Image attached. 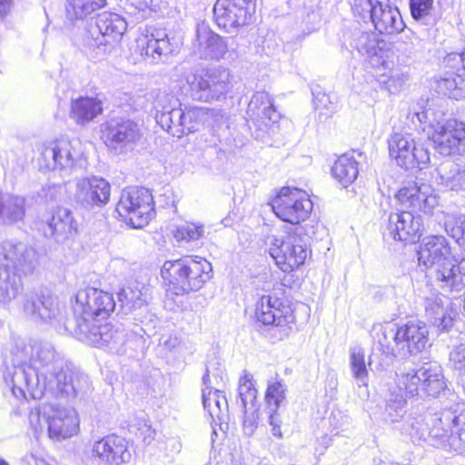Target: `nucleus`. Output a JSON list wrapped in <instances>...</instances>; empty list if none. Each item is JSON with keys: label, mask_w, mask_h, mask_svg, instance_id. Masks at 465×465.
Returning a JSON list of instances; mask_svg holds the SVG:
<instances>
[{"label": "nucleus", "mask_w": 465, "mask_h": 465, "mask_svg": "<svg viewBox=\"0 0 465 465\" xmlns=\"http://www.w3.org/2000/svg\"><path fill=\"white\" fill-rule=\"evenodd\" d=\"M4 380L17 399L55 396L83 398L91 391L89 377L66 365L47 341L16 339L5 359Z\"/></svg>", "instance_id": "nucleus-1"}, {"label": "nucleus", "mask_w": 465, "mask_h": 465, "mask_svg": "<svg viewBox=\"0 0 465 465\" xmlns=\"http://www.w3.org/2000/svg\"><path fill=\"white\" fill-rule=\"evenodd\" d=\"M371 333L383 353L394 357L417 355L430 345L428 326L420 321H410L401 327L392 322L376 323Z\"/></svg>", "instance_id": "nucleus-2"}, {"label": "nucleus", "mask_w": 465, "mask_h": 465, "mask_svg": "<svg viewBox=\"0 0 465 465\" xmlns=\"http://www.w3.org/2000/svg\"><path fill=\"white\" fill-rule=\"evenodd\" d=\"M465 424V403L458 404L455 409L443 410L436 413L420 415L408 420V431L413 442L429 440L436 447H450L452 428L457 431Z\"/></svg>", "instance_id": "nucleus-3"}, {"label": "nucleus", "mask_w": 465, "mask_h": 465, "mask_svg": "<svg viewBox=\"0 0 465 465\" xmlns=\"http://www.w3.org/2000/svg\"><path fill=\"white\" fill-rule=\"evenodd\" d=\"M212 264L200 256H184L174 261H166L162 269V277L168 282V292L184 295L197 292L212 278Z\"/></svg>", "instance_id": "nucleus-4"}, {"label": "nucleus", "mask_w": 465, "mask_h": 465, "mask_svg": "<svg viewBox=\"0 0 465 465\" xmlns=\"http://www.w3.org/2000/svg\"><path fill=\"white\" fill-rule=\"evenodd\" d=\"M312 237L314 228L296 227L293 232H281L268 235L266 243L271 257L283 272H292L304 264L311 253L302 233Z\"/></svg>", "instance_id": "nucleus-5"}, {"label": "nucleus", "mask_w": 465, "mask_h": 465, "mask_svg": "<svg viewBox=\"0 0 465 465\" xmlns=\"http://www.w3.org/2000/svg\"><path fill=\"white\" fill-rule=\"evenodd\" d=\"M232 79L229 68L214 65L189 75L186 81L193 100L210 103L226 98L233 86Z\"/></svg>", "instance_id": "nucleus-6"}, {"label": "nucleus", "mask_w": 465, "mask_h": 465, "mask_svg": "<svg viewBox=\"0 0 465 465\" xmlns=\"http://www.w3.org/2000/svg\"><path fill=\"white\" fill-rule=\"evenodd\" d=\"M396 383L405 395L414 397L423 393L437 398L446 388L442 368L438 362L423 364L418 370L396 373Z\"/></svg>", "instance_id": "nucleus-7"}, {"label": "nucleus", "mask_w": 465, "mask_h": 465, "mask_svg": "<svg viewBox=\"0 0 465 465\" xmlns=\"http://www.w3.org/2000/svg\"><path fill=\"white\" fill-rule=\"evenodd\" d=\"M151 192L144 187H128L122 192L116 212L133 228H143L154 215Z\"/></svg>", "instance_id": "nucleus-8"}, {"label": "nucleus", "mask_w": 465, "mask_h": 465, "mask_svg": "<svg viewBox=\"0 0 465 465\" xmlns=\"http://www.w3.org/2000/svg\"><path fill=\"white\" fill-rule=\"evenodd\" d=\"M115 308L111 293L94 288L80 290L73 304L74 325L81 321L94 323L106 319Z\"/></svg>", "instance_id": "nucleus-9"}, {"label": "nucleus", "mask_w": 465, "mask_h": 465, "mask_svg": "<svg viewBox=\"0 0 465 465\" xmlns=\"http://www.w3.org/2000/svg\"><path fill=\"white\" fill-rule=\"evenodd\" d=\"M21 311L27 319L36 323L54 325L64 320L57 297L42 289L28 290L22 295Z\"/></svg>", "instance_id": "nucleus-10"}, {"label": "nucleus", "mask_w": 465, "mask_h": 465, "mask_svg": "<svg viewBox=\"0 0 465 465\" xmlns=\"http://www.w3.org/2000/svg\"><path fill=\"white\" fill-rule=\"evenodd\" d=\"M271 205L279 219L291 224L305 222L313 208L308 193L296 187H282Z\"/></svg>", "instance_id": "nucleus-11"}, {"label": "nucleus", "mask_w": 465, "mask_h": 465, "mask_svg": "<svg viewBox=\"0 0 465 465\" xmlns=\"http://www.w3.org/2000/svg\"><path fill=\"white\" fill-rule=\"evenodd\" d=\"M39 150V165L47 170L71 171L83 156L81 142L66 137L45 143Z\"/></svg>", "instance_id": "nucleus-12"}, {"label": "nucleus", "mask_w": 465, "mask_h": 465, "mask_svg": "<svg viewBox=\"0 0 465 465\" xmlns=\"http://www.w3.org/2000/svg\"><path fill=\"white\" fill-rule=\"evenodd\" d=\"M389 154L397 165L406 170L426 168L430 153L423 144L417 143L412 134L395 132L388 138Z\"/></svg>", "instance_id": "nucleus-13"}, {"label": "nucleus", "mask_w": 465, "mask_h": 465, "mask_svg": "<svg viewBox=\"0 0 465 465\" xmlns=\"http://www.w3.org/2000/svg\"><path fill=\"white\" fill-rule=\"evenodd\" d=\"M104 143L108 149L124 154L131 152L142 138V132L137 123L123 117H113L102 126Z\"/></svg>", "instance_id": "nucleus-14"}, {"label": "nucleus", "mask_w": 465, "mask_h": 465, "mask_svg": "<svg viewBox=\"0 0 465 465\" xmlns=\"http://www.w3.org/2000/svg\"><path fill=\"white\" fill-rule=\"evenodd\" d=\"M255 0H217L213 16L217 25L230 33L252 21Z\"/></svg>", "instance_id": "nucleus-15"}, {"label": "nucleus", "mask_w": 465, "mask_h": 465, "mask_svg": "<svg viewBox=\"0 0 465 465\" xmlns=\"http://www.w3.org/2000/svg\"><path fill=\"white\" fill-rule=\"evenodd\" d=\"M127 440L119 435L109 434L90 445L87 460L97 465H122L131 460Z\"/></svg>", "instance_id": "nucleus-16"}, {"label": "nucleus", "mask_w": 465, "mask_h": 465, "mask_svg": "<svg viewBox=\"0 0 465 465\" xmlns=\"http://www.w3.org/2000/svg\"><path fill=\"white\" fill-rule=\"evenodd\" d=\"M255 318L263 325H274L281 329V336H288L294 322V315L289 305L272 295H263L256 302Z\"/></svg>", "instance_id": "nucleus-17"}, {"label": "nucleus", "mask_w": 465, "mask_h": 465, "mask_svg": "<svg viewBox=\"0 0 465 465\" xmlns=\"http://www.w3.org/2000/svg\"><path fill=\"white\" fill-rule=\"evenodd\" d=\"M111 185L104 178L91 176L78 179L75 183V191L73 201L84 209L103 207L110 200Z\"/></svg>", "instance_id": "nucleus-18"}, {"label": "nucleus", "mask_w": 465, "mask_h": 465, "mask_svg": "<svg viewBox=\"0 0 465 465\" xmlns=\"http://www.w3.org/2000/svg\"><path fill=\"white\" fill-rule=\"evenodd\" d=\"M351 46L360 54L365 56L372 68L390 65V58H393L394 53L390 44L372 32H360L353 36Z\"/></svg>", "instance_id": "nucleus-19"}, {"label": "nucleus", "mask_w": 465, "mask_h": 465, "mask_svg": "<svg viewBox=\"0 0 465 465\" xmlns=\"http://www.w3.org/2000/svg\"><path fill=\"white\" fill-rule=\"evenodd\" d=\"M422 230L423 223L420 214L401 211L390 214L384 236L394 241L415 242L420 239Z\"/></svg>", "instance_id": "nucleus-20"}, {"label": "nucleus", "mask_w": 465, "mask_h": 465, "mask_svg": "<svg viewBox=\"0 0 465 465\" xmlns=\"http://www.w3.org/2000/svg\"><path fill=\"white\" fill-rule=\"evenodd\" d=\"M0 262L12 266L15 272L29 274L38 264L37 253L24 242L5 241L0 244Z\"/></svg>", "instance_id": "nucleus-21"}, {"label": "nucleus", "mask_w": 465, "mask_h": 465, "mask_svg": "<svg viewBox=\"0 0 465 465\" xmlns=\"http://www.w3.org/2000/svg\"><path fill=\"white\" fill-rule=\"evenodd\" d=\"M431 140L439 153L444 155L465 152V123L449 119L438 131L431 133Z\"/></svg>", "instance_id": "nucleus-22"}, {"label": "nucleus", "mask_w": 465, "mask_h": 465, "mask_svg": "<svg viewBox=\"0 0 465 465\" xmlns=\"http://www.w3.org/2000/svg\"><path fill=\"white\" fill-rule=\"evenodd\" d=\"M417 257L420 266L433 268L436 273L452 256L447 239L441 235H432L420 243Z\"/></svg>", "instance_id": "nucleus-23"}, {"label": "nucleus", "mask_w": 465, "mask_h": 465, "mask_svg": "<svg viewBox=\"0 0 465 465\" xmlns=\"http://www.w3.org/2000/svg\"><path fill=\"white\" fill-rule=\"evenodd\" d=\"M49 438L60 440L72 437L77 432L79 420L74 408L57 407L51 409L45 418Z\"/></svg>", "instance_id": "nucleus-24"}, {"label": "nucleus", "mask_w": 465, "mask_h": 465, "mask_svg": "<svg viewBox=\"0 0 465 465\" xmlns=\"http://www.w3.org/2000/svg\"><path fill=\"white\" fill-rule=\"evenodd\" d=\"M78 233V222L73 213L64 207L56 208L46 221L45 234L56 242L74 239Z\"/></svg>", "instance_id": "nucleus-25"}, {"label": "nucleus", "mask_w": 465, "mask_h": 465, "mask_svg": "<svg viewBox=\"0 0 465 465\" xmlns=\"http://www.w3.org/2000/svg\"><path fill=\"white\" fill-rule=\"evenodd\" d=\"M195 35L197 52L202 58L219 61L224 57L228 51L225 39L211 30L207 25H198Z\"/></svg>", "instance_id": "nucleus-26"}, {"label": "nucleus", "mask_w": 465, "mask_h": 465, "mask_svg": "<svg viewBox=\"0 0 465 465\" xmlns=\"http://www.w3.org/2000/svg\"><path fill=\"white\" fill-rule=\"evenodd\" d=\"M84 321H81L76 325L64 322V326L66 329L72 330L79 341L91 346H110L114 331V327L109 323H90Z\"/></svg>", "instance_id": "nucleus-27"}, {"label": "nucleus", "mask_w": 465, "mask_h": 465, "mask_svg": "<svg viewBox=\"0 0 465 465\" xmlns=\"http://www.w3.org/2000/svg\"><path fill=\"white\" fill-rule=\"evenodd\" d=\"M449 297L432 294L425 300V313L428 320L440 331H450L453 325L454 311Z\"/></svg>", "instance_id": "nucleus-28"}, {"label": "nucleus", "mask_w": 465, "mask_h": 465, "mask_svg": "<svg viewBox=\"0 0 465 465\" xmlns=\"http://www.w3.org/2000/svg\"><path fill=\"white\" fill-rule=\"evenodd\" d=\"M435 279L442 289L459 292L465 288V255L452 256L436 272Z\"/></svg>", "instance_id": "nucleus-29"}, {"label": "nucleus", "mask_w": 465, "mask_h": 465, "mask_svg": "<svg viewBox=\"0 0 465 465\" xmlns=\"http://www.w3.org/2000/svg\"><path fill=\"white\" fill-rule=\"evenodd\" d=\"M246 115L253 124L264 125L280 119V114L273 104L272 97L265 91L253 94L249 102Z\"/></svg>", "instance_id": "nucleus-30"}, {"label": "nucleus", "mask_w": 465, "mask_h": 465, "mask_svg": "<svg viewBox=\"0 0 465 465\" xmlns=\"http://www.w3.org/2000/svg\"><path fill=\"white\" fill-rule=\"evenodd\" d=\"M175 45L165 30L156 29L150 35L145 36V43L142 45L141 54L151 63H159L174 52Z\"/></svg>", "instance_id": "nucleus-31"}, {"label": "nucleus", "mask_w": 465, "mask_h": 465, "mask_svg": "<svg viewBox=\"0 0 465 465\" xmlns=\"http://www.w3.org/2000/svg\"><path fill=\"white\" fill-rule=\"evenodd\" d=\"M373 12L371 23L381 34L392 35L404 29L405 24L399 9L388 2L381 1Z\"/></svg>", "instance_id": "nucleus-32"}, {"label": "nucleus", "mask_w": 465, "mask_h": 465, "mask_svg": "<svg viewBox=\"0 0 465 465\" xmlns=\"http://www.w3.org/2000/svg\"><path fill=\"white\" fill-rule=\"evenodd\" d=\"M103 110V102L98 96H80L71 100L70 117L77 124L85 125L100 115Z\"/></svg>", "instance_id": "nucleus-33"}, {"label": "nucleus", "mask_w": 465, "mask_h": 465, "mask_svg": "<svg viewBox=\"0 0 465 465\" xmlns=\"http://www.w3.org/2000/svg\"><path fill=\"white\" fill-rule=\"evenodd\" d=\"M96 26L104 38V45L118 42L126 31L127 23L115 13L100 14L96 19ZM100 44H103L101 41Z\"/></svg>", "instance_id": "nucleus-34"}, {"label": "nucleus", "mask_w": 465, "mask_h": 465, "mask_svg": "<svg viewBox=\"0 0 465 465\" xmlns=\"http://www.w3.org/2000/svg\"><path fill=\"white\" fill-rule=\"evenodd\" d=\"M23 289L21 276L8 264L0 262V305H8L22 293Z\"/></svg>", "instance_id": "nucleus-35"}, {"label": "nucleus", "mask_w": 465, "mask_h": 465, "mask_svg": "<svg viewBox=\"0 0 465 465\" xmlns=\"http://www.w3.org/2000/svg\"><path fill=\"white\" fill-rule=\"evenodd\" d=\"M203 405L213 421H224L228 418L229 407L222 389H203Z\"/></svg>", "instance_id": "nucleus-36"}, {"label": "nucleus", "mask_w": 465, "mask_h": 465, "mask_svg": "<svg viewBox=\"0 0 465 465\" xmlns=\"http://www.w3.org/2000/svg\"><path fill=\"white\" fill-rule=\"evenodd\" d=\"M390 62L388 66L381 64V67H374V74L381 88L395 94L401 90L408 76L395 66L394 57L390 58Z\"/></svg>", "instance_id": "nucleus-37"}, {"label": "nucleus", "mask_w": 465, "mask_h": 465, "mask_svg": "<svg viewBox=\"0 0 465 465\" xmlns=\"http://www.w3.org/2000/svg\"><path fill=\"white\" fill-rule=\"evenodd\" d=\"M149 297L150 288L138 282H131L118 293L122 307L130 312L144 307Z\"/></svg>", "instance_id": "nucleus-38"}, {"label": "nucleus", "mask_w": 465, "mask_h": 465, "mask_svg": "<svg viewBox=\"0 0 465 465\" xmlns=\"http://www.w3.org/2000/svg\"><path fill=\"white\" fill-rule=\"evenodd\" d=\"M25 199L19 195L5 194L0 206V225H13L23 221Z\"/></svg>", "instance_id": "nucleus-39"}, {"label": "nucleus", "mask_w": 465, "mask_h": 465, "mask_svg": "<svg viewBox=\"0 0 465 465\" xmlns=\"http://www.w3.org/2000/svg\"><path fill=\"white\" fill-rule=\"evenodd\" d=\"M331 173L334 179L346 188L358 177V162L352 155L344 153L335 161Z\"/></svg>", "instance_id": "nucleus-40"}, {"label": "nucleus", "mask_w": 465, "mask_h": 465, "mask_svg": "<svg viewBox=\"0 0 465 465\" xmlns=\"http://www.w3.org/2000/svg\"><path fill=\"white\" fill-rule=\"evenodd\" d=\"M440 183L445 187L459 191L465 189V170L452 161H445L437 168Z\"/></svg>", "instance_id": "nucleus-41"}, {"label": "nucleus", "mask_w": 465, "mask_h": 465, "mask_svg": "<svg viewBox=\"0 0 465 465\" xmlns=\"http://www.w3.org/2000/svg\"><path fill=\"white\" fill-rule=\"evenodd\" d=\"M438 92L455 100L465 98V75L447 72L437 83Z\"/></svg>", "instance_id": "nucleus-42"}, {"label": "nucleus", "mask_w": 465, "mask_h": 465, "mask_svg": "<svg viewBox=\"0 0 465 465\" xmlns=\"http://www.w3.org/2000/svg\"><path fill=\"white\" fill-rule=\"evenodd\" d=\"M404 391H400L398 387L390 391V394L385 401L383 411V419L390 422H398L406 414V400Z\"/></svg>", "instance_id": "nucleus-43"}, {"label": "nucleus", "mask_w": 465, "mask_h": 465, "mask_svg": "<svg viewBox=\"0 0 465 465\" xmlns=\"http://www.w3.org/2000/svg\"><path fill=\"white\" fill-rule=\"evenodd\" d=\"M444 116L445 114L442 110L430 106L428 108H420L419 111H413L411 120L416 124V119L420 124V128L424 132L427 128L436 132L446 123L447 120H445Z\"/></svg>", "instance_id": "nucleus-44"}, {"label": "nucleus", "mask_w": 465, "mask_h": 465, "mask_svg": "<svg viewBox=\"0 0 465 465\" xmlns=\"http://www.w3.org/2000/svg\"><path fill=\"white\" fill-rule=\"evenodd\" d=\"M183 115V110L180 104L166 113L156 114L154 117L157 124L163 130H166L173 136L182 137L184 135V131H183L182 127Z\"/></svg>", "instance_id": "nucleus-45"}, {"label": "nucleus", "mask_w": 465, "mask_h": 465, "mask_svg": "<svg viewBox=\"0 0 465 465\" xmlns=\"http://www.w3.org/2000/svg\"><path fill=\"white\" fill-rule=\"evenodd\" d=\"M106 5V0H67L66 12L70 19H84Z\"/></svg>", "instance_id": "nucleus-46"}, {"label": "nucleus", "mask_w": 465, "mask_h": 465, "mask_svg": "<svg viewBox=\"0 0 465 465\" xmlns=\"http://www.w3.org/2000/svg\"><path fill=\"white\" fill-rule=\"evenodd\" d=\"M228 381V377L223 364L217 360L209 361L203 377V389H222Z\"/></svg>", "instance_id": "nucleus-47"}, {"label": "nucleus", "mask_w": 465, "mask_h": 465, "mask_svg": "<svg viewBox=\"0 0 465 465\" xmlns=\"http://www.w3.org/2000/svg\"><path fill=\"white\" fill-rule=\"evenodd\" d=\"M350 368L353 379L358 386H367L369 373L365 361V353L362 348L354 347L350 352Z\"/></svg>", "instance_id": "nucleus-48"}, {"label": "nucleus", "mask_w": 465, "mask_h": 465, "mask_svg": "<svg viewBox=\"0 0 465 465\" xmlns=\"http://www.w3.org/2000/svg\"><path fill=\"white\" fill-rule=\"evenodd\" d=\"M257 390L252 382V376L250 373L244 372L239 379L238 394L242 403V407L245 412L248 409L254 411L256 408Z\"/></svg>", "instance_id": "nucleus-49"}, {"label": "nucleus", "mask_w": 465, "mask_h": 465, "mask_svg": "<svg viewBox=\"0 0 465 465\" xmlns=\"http://www.w3.org/2000/svg\"><path fill=\"white\" fill-rule=\"evenodd\" d=\"M417 204L413 205L411 213L421 212L427 214L432 213V211L439 204V198L434 193L433 188L427 183H420L417 196Z\"/></svg>", "instance_id": "nucleus-50"}, {"label": "nucleus", "mask_w": 465, "mask_h": 465, "mask_svg": "<svg viewBox=\"0 0 465 465\" xmlns=\"http://www.w3.org/2000/svg\"><path fill=\"white\" fill-rule=\"evenodd\" d=\"M445 231L456 242L465 248V214L450 213L445 217Z\"/></svg>", "instance_id": "nucleus-51"}, {"label": "nucleus", "mask_w": 465, "mask_h": 465, "mask_svg": "<svg viewBox=\"0 0 465 465\" xmlns=\"http://www.w3.org/2000/svg\"><path fill=\"white\" fill-rule=\"evenodd\" d=\"M285 385L280 381H270L268 382L265 401L268 411H276L285 399Z\"/></svg>", "instance_id": "nucleus-52"}, {"label": "nucleus", "mask_w": 465, "mask_h": 465, "mask_svg": "<svg viewBox=\"0 0 465 465\" xmlns=\"http://www.w3.org/2000/svg\"><path fill=\"white\" fill-rule=\"evenodd\" d=\"M204 118H206V110L202 107H192L183 110V131L184 135L193 133L198 130L201 124H204Z\"/></svg>", "instance_id": "nucleus-53"}, {"label": "nucleus", "mask_w": 465, "mask_h": 465, "mask_svg": "<svg viewBox=\"0 0 465 465\" xmlns=\"http://www.w3.org/2000/svg\"><path fill=\"white\" fill-rule=\"evenodd\" d=\"M153 102V109L155 115L163 113H166L175 106H179L180 103L178 99L167 90H158L152 94Z\"/></svg>", "instance_id": "nucleus-54"}, {"label": "nucleus", "mask_w": 465, "mask_h": 465, "mask_svg": "<svg viewBox=\"0 0 465 465\" xmlns=\"http://www.w3.org/2000/svg\"><path fill=\"white\" fill-rule=\"evenodd\" d=\"M420 183L407 182L397 193L396 198L402 208L412 210L417 201L419 186Z\"/></svg>", "instance_id": "nucleus-55"}, {"label": "nucleus", "mask_w": 465, "mask_h": 465, "mask_svg": "<svg viewBox=\"0 0 465 465\" xmlns=\"http://www.w3.org/2000/svg\"><path fill=\"white\" fill-rule=\"evenodd\" d=\"M379 0H353L351 10L354 16L362 20L364 23H371L374 8L378 6Z\"/></svg>", "instance_id": "nucleus-56"}, {"label": "nucleus", "mask_w": 465, "mask_h": 465, "mask_svg": "<svg viewBox=\"0 0 465 465\" xmlns=\"http://www.w3.org/2000/svg\"><path fill=\"white\" fill-rule=\"evenodd\" d=\"M450 366L461 377H465V340L461 339L459 343L453 345L449 353Z\"/></svg>", "instance_id": "nucleus-57"}, {"label": "nucleus", "mask_w": 465, "mask_h": 465, "mask_svg": "<svg viewBox=\"0 0 465 465\" xmlns=\"http://www.w3.org/2000/svg\"><path fill=\"white\" fill-rule=\"evenodd\" d=\"M203 227L194 223L183 224L176 228L174 232V238L180 241H196L203 235Z\"/></svg>", "instance_id": "nucleus-58"}, {"label": "nucleus", "mask_w": 465, "mask_h": 465, "mask_svg": "<svg viewBox=\"0 0 465 465\" xmlns=\"http://www.w3.org/2000/svg\"><path fill=\"white\" fill-rule=\"evenodd\" d=\"M204 123L211 128L213 136H219V131L228 128L226 114L222 110H206Z\"/></svg>", "instance_id": "nucleus-59"}, {"label": "nucleus", "mask_w": 465, "mask_h": 465, "mask_svg": "<svg viewBox=\"0 0 465 465\" xmlns=\"http://www.w3.org/2000/svg\"><path fill=\"white\" fill-rule=\"evenodd\" d=\"M130 430L146 444H150L155 437V430L143 418L135 419L130 426Z\"/></svg>", "instance_id": "nucleus-60"}, {"label": "nucleus", "mask_w": 465, "mask_h": 465, "mask_svg": "<svg viewBox=\"0 0 465 465\" xmlns=\"http://www.w3.org/2000/svg\"><path fill=\"white\" fill-rule=\"evenodd\" d=\"M313 104L316 110H319V117L330 118L335 112V106L331 100L330 95L324 93L313 94Z\"/></svg>", "instance_id": "nucleus-61"}, {"label": "nucleus", "mask_w": 465, "mask_h": 465, "mask_svg": "<svg viewBox=\"0 0 465 465\" xmlns=\"http://www.w3.org/2000/svg\"><path fill=\"white\" fill-rule=\"evenodd\" d=\"M433 5V0H410V10L412 18L416 21L426 18Z\"/></svg>", "instance_id": "nucleus-62"}, {"label": "nucleus", "mask_w": 465, "mask_h": 465, "mask_svg": "<svg viewBox=\"0 0 465 465\" xmlns=\"http://www.w3.org/2000/svg\"><path fill=\"white\" fill-rule=\"evenodd\" d=\"M47 412L45 410L44 411V415H42V411L40 408H34L30 411L28 415V420L30 427L34 430L35 436H38L44 430V425L46 424L45 422V418H47Z\"/></svg>", "instance_id": "nucleus-63"}, {"label": "nucleus", "mask_w": 465, "mask_h": 465, "mask_svg": "<svg viewBox=\"0 0 465 465\" xmlns=\"http://www.w3.org/2000/svg\"><path fill=\"white\" fill-rule=\"evenodd\" d=\"M445 67L450 69L449 73H459L463 74L462 59L460 58V53H450L448 54L444 58Z\"/></svg>", "instance_id": "nucleus-64"}]
</instances>
